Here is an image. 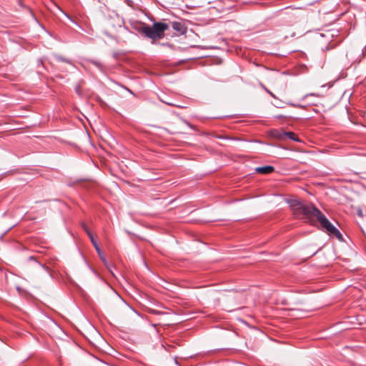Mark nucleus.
<instances>
[{
    "label": "nucleus",
    "instance_id": "7ed1b4c3",
    "mask_svg": "<svg viewBox=\"0 0 366 366\" xmlns=\"http://www.w3.org/2000/svg\"><path fill=\"white\" fill-rule=\"evenodd\" d=\"M272 133H273L274 136L278 139L288 138L295 142L300 141L297 136L294 132H281V131L276 130V131H274Z\"/></svg>",
    "mask_w": 366,
    "mask_h": 366
},
{
    "label": "nucleus",
    "instance_id": "20e7f679",
    "mask_svg": "<svg viewBox=\"0 0 366 366\" xmlns=\"http://www.w3.org/2000/svg\"><path fill=\"white\" fill-rule=\"evenodd\" d=\"M274 170V168L272 166H264V167H257L255 169V171L257 173L262 174H267L273 172Z\"/></svg>",
    "mask_w": 366,
    "mask_h": 366
},
{
    "label": "nucleus",
    "instance_id": "f8f14e48",
    "mask_svg": "<svg viewBox=\"0 0 366 366\" xmlns=\"http://www.w3.org/2000/svg\"><path fill=\"white\" fill-rule=\"evenodd\" d=\"M41 266L44 269H48V268H47L44 264H41Z\"/></svg>",
    "mask_w": 366,
    "mask_h": 366
},
{
    "label": "nucleus",
    "instance_id": "f03ea898",
    "mask_svg": "<svg viewBox=\"0 0 366 366\" xmlns=\"http://www.w3.org/2000/svg\"><path fill=\"white\" fill-rule=\"evenodd\" d=\"M169 28V24L163 22H154L152 26L142 24L137 31L146 37L152 39V43L164 37V32Z\"/></svg>",
    "mask_w": 366,
    "mask_h": 366
},
{
    "label": "nucleus",
    "instance_id": "423d86ee",
    "mask_svg": "<svg viewBox=\"0 0 366 366\" xmlns=\"http://www.w3.org/2000/svg\"><path fill=\"white\" fill-rule=\"evenodd\" d=\"M90 240H91L93 246L96 249V250H97L99 256L100 257V258L103 261H105L104 255L103 252H102L100 247H99L97 240L94 239V237H92V239H90Z\"/></svg>",
    "mask_w": 366,
    "mask_h": 366
},
{
    "label": "nucleus",
    "instance_id": "0eeeda50",
    "mask_svg": "<svg viewBox=\"0 0 366 366\" xmlns=\"http://www.w3.org/2000/svg\"><path fill=\"white\" fill-rule=\"evenodd\" d=\"M84 229L86 234H88L90 239H92V237H94L92 233L86 227V226L84 225Z\"/></svg>",
    "mask_w": 366,
    "mask_h": 366
},
{
    "label": "nucleus",
    "instance_id": "6e6552de",
    "mask_svg": "<svg viewBox=\"0 0 366 366\" xmlns=\"http://www.w3.org/2000/svg\"><path fill=\"white\" fill-rule=\"evenodd\" d=\"M84 229L86 234H88L90 239H92V237H94L92 233L86 227V226L84 225Z\"/></svg>",
    "mask_w": 366,
    "mask_h": 366
},
{
    "label": "nucleus",
    "instance_id": "9b49d317",
    "mask_svg": "<svg viewBox=\"0 0 366 366\" xmlns=\"http://www.w3.org/2000/svg\"><path fill=\"white\" fill-rule=\"evenodd\" d=\"M152 312L154 314H159V312L155 310H152Z\"/></svg>",
    "mask_w": 366,
    "mask_h": 366
},
{
    "label": "nucleus",
    "instance_id": "39448f33",
    "mask_svg": "<svg viewBox=\"0 0 366 366\" xmlns=\"http://www.w3.org/2000/svg\"><path fill=\"white\" fill-rule=\"evenodd\" d=\"M172 27L174 30L177 31L180 34H183L186 32V28L184 25L179 21H174L172 23Z\"/></svg>",
    "mask_w": 366,
    "mask_h": 366
},
{
    "label": "nucleus",
    "instance_id": "1a4fd4ad",
    "mask_svg": "<svg viewBox=\"0 0 366 366\" xmlns=\"http://www.w3.org/2000/svg\"><path fill=\"white\" fill-rule=\"evenodd\" d=\"M312 96H315V97H320L321 96L320 94H315V93H310V94H307L305 95V98H307L309 97H312Z\"/></svg>",
    "mask_w": 366,
    "mask_h": 366
},
{
    "label": "nucleus",
    "instance_id": "9d476101",
    "mask_svg": "<svg viewBox=\"0 0 366 366\" xmlns=\"http://www.w3.org/2000/svg\"><path fill=\"white\" fill-rule=\"evenodd\" d=\"M265 90L267 91V92L268 94H269V95H271L272 97H274V94L270 92V91H269V90H268L267 89H266V88H265Z\"/></svg>",
    "mask_w": 366,
    "mask_h": 366
},
{
    "label": "nucleus",
    "instance_id": "f257e3e1",
    "mask_svg": "<svg viewBox=\"0 0 366 366\" xmlns=\"http://www.w3.org/2000/svg\"><path fill=\"white\" fill-rule=\"evenodd\" d=\"M288 202L295 218L305 222H312L314 218H316L322 229L330 235H332L338 239H342L340 231L312 204H305L297 199H290Z\"/></svg>",
    "mask_w": 366,
    "mask_h": 366
}]
</instances>
